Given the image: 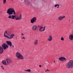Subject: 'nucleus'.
<instances>
[{"label":"nucleus","instance_id":"c756f323","mask_svg":"<svg viewBox=\"0 0 73 73\" xmlns=\"http://www.w3.org/2000/svg\"><path fill=\"white\" fill-rule=\"evenodd\" d=\"M39 67H40V68H41V65H40L39 66Z\"/></svg>","mask_w":73,"mask_h":73},{"label":"nucleus","instance_id":"f257e3e1","mask_svg":"<svg viewBox=\"0 0 73 73\" xmlns=\"http://www.w3.org/2000/svg\"><path fill=\"white\" fill-rule=\"evenodd\" d=\"M15 36L14 34L13 33L11 35H9L7 33V31L5 32L4 33V36L5 37H6L8 39H12L13 38V37Z\"/></svg>","mask_w":73,"mask_h":73},{"label":"nucleus","instance_id":"7c9ffc66","mask_svg":"<svg viewBox=\"0 0 73 73\" xmlns=\"http://www.w3.org/2000/svg\"><path fill=\"white\" fill-rule=\"evenodd\" d=\"M38 28H40V26L39 25H38Z\"/></svg>","mask_w":73,"mask_h":73},{"label":"nucleus","instance_id":"4c0bfd02","mask_svg":"<svg viewBox=\"0 0 73 73\" xmlns=\"http://www.w3.org/2000/svg\"><path fill=\"white\" fill-rule=\"evenodd\" d=\"M13 0H11V1H13Z\"/></svg>","mask_w":73,"mask_h":73},{"label":"nucleus","instance_id":"f03ea898","mask_svg":"<svg viewBox=\"0 0 73 73\" xmlns=\"http://www.w3.org/2000/svg\"><path fill=\"white\" fill-rule=\"evenodd\" d=\"M7 13L9 14V15H13L16 14V12H15V11L13 8H11L8 9L7 10Z\"/></svg>","mask_w":73,"mask_h":73},{"label":"nucleus","instance_id":"a878e982","mask_svg":"<svg viewBox=\"0 0 73 73\" xmlns=\"http://www.w3.org/2000/svg\"><path fill=\"white\" fill-rule=\"evenodd\" d=\"M43 29V31H45V26L44 27Z\"/></svg>","mask_w":73,"mask_h":73},{"label":"nucleus","instance_id":"2f4dec72","mask_svg":"<svg viewBox=\"0 0 73 73\" xmlns=\"http://www.w3.org/2000/svg\"><path fill=\"white\" fill-rule=\"evenodd\" d=\"M12 47H13V48H14V46H13V45Z\"/></svg>","mask_w":73,"mask_h":73},{"label":"nucleus","instance_id":"412c9836","mask_svg":"<svg viewBox=\"0 0 73 73\" xmlns=\"http://www.w3.org/2000/svg\"><path fill=\"white\" fill-rule=\"evenodd\" d=\"M25 71H26V72H30L31 71V69H27L26 70H25Z\"/></svg>","mask_w":73,"mask_h":73},{"label":"nucleus","instance_id":"dca6fc26","mask_svg":"<svg viewBox=\"0 0 73 73\" xmlns=\"http://www.w3.org/2000/svg\"><path fill=\"white\" fill-rule=\"evenodd\" d=\"M37 26L36 25H34L33 27V31H36L37 29Z\"/></svg>","mask_w":73,"mask_h":73},{"label":"nucleus","instance_id":"e433bc0d","mask_svg":"<svg viewBox=\"0 0 73 73\" xmlns=\"http://www.w3.org/2000/svg\"><path fill=\"white\" fill-rule=\"evenodd\" d=\"M23 0H21V1H23Z\"/></svg>","mask_w":73,"mask_h":73},{"label":"nucleus","instance_id":"473e14b6","mask_svg":"<svg viewBox=\"0 0 73 73\" xmlns=\"http://www.w3.org/2000/svg\"><path fill=\"white\" fill-rule=\"evenodd\" d=\"M22 35H24V34H23L22 33Z\"/></svg>","mask_w":73,"mask_h":73},{"label":"nucleus","instance_id":"39448f33","mask_svg":"<svg viewBox=\"0 0 73 73\" xmlns=\"http://www.w3.org/2000/svg\"><path fill=\"white\" fill-rule=\"evenodd\" d=\"M6 61L7 62V65H9V64H12L13 62V61H12V60L9 58H7Z\"/></svg>","mask_w":73,"mask_h":73},{"label":"nucleus","instance_id":"f704fd0d","mask_svg":"<svg viewBox=\"0 0 73 73\" xmlns=\"http://www.w3.org/2000/svg\"><path fill=\"white\" fill-rule=\"evenodd\" d=\"M54 62H55V60L54 61Z\"/></svg>","mask_w":73,"mask_h":73},{"label":"nucleus","instance_id":"a211bd4d","mask_svg":"<svg viewBox=\"0 0 73 73\" xmlns=\"http://www.w3.org/2000/svg\"><path fill=\"white\" fill-rule=\"evenodd\" d=\"M38 39H36L35 41L34 42V44L35 45H38Z\"/></svg>","mask_w":73,"mask_h":73},{"label":"nucleus","instance_id":"423d86ee","mask_svg":"<svg viewBox=\"0 0 73 73\" xmlns=\"http://www.w3.org/2000/svg\"><path fill=\"white\" fill-rule=\"evenodd\" d=\"M9 46L6 43H4L2 45V48L4 50H5L7 48H8Z\"/></svg>","mask_w":73,"mask_h":73},{"label":"nucleus","instance_id":"f3484780","mask_svg":"<svg viewBox=\"0 0 73 73\" xmlns=\"http://www.w3.org/2000/svg\"><path fill=\"white\" fill-rule=\"evenodd\" d=\"M69 39L71 40H73V35L71 34L69 36Z\"/></svg>","mask_w":73,"mask_h":73},{"label":"nucleus","instance_id":"bb28decb","mask_svg":"<svg viewBox=\"0 0 73 73\" xmlns=\"http://www.w3.org/2000/svg\"><path fill=\"white\" fill-rule=\"evenodd\" d=\"M46 71L47 72H50V71L48 69H47L46 70Z\"/></svg>","mask_w":73,"mask_h":73},{"label":"nucleus","instance_id":"5701e85b","mask_svg":"<svg viewBox=\"0 0 73 73\" xmlns=\"http://www.w3.org/2000/svg\"><path fill=\"white\" fill-rule=\"evenodd\" d=\"M59 5V4H57L55 5L54 6L55 7V8H56V7H57Z\"/></svg>","mask_w":73,"mask_h":73},{"label":"nucleus","instance_id":"aec40b11","mask_svg":"<svg viewBox=\"0 0 73 73\" xmlns=\"http://www.w3.org/2000/svg\"><path fill=\"white\" fill-rule=\"evenodd\" d=\"M25 3L26 4H27V5H29L31 4V3H30V2L28 1L26 2Z\"/></svg>","mask_w":73,"mask_h":73},{"label":"nucleus","instance_id":"c85d7f7f","mask_svg":"<svg viewBox=\"0 0 73 73\" xmlns=\"http://www.w3.org/2000/svg\"><path fill=\"white\" fill-rule=\"evenodd\" d=\"M59 6H60V5H58V7H57V8H59Z\"/></svg>","mask_w":73,"mask_h":73},{"label":"nucleus","instance_id":"f8f14e48","mask_svg":"<svg viewBox=\"0 0 73 73\" xmlns=\"http://www.w3.org/2000/svg\"><path fill=\"white\" fill-rule=\"evenodd\" d=\"M64 18H65V16H60L58 18V19L60 21H61L64 19Z\"/></svg>","mask_w":73,"mask_h":73},{"label":"nucleus","instance_id":"393cba45","mask_svg":"<svg viewBox=\"0 0 73 73\" xmlns=\"http://www.w3.org/2000/svg\"><path fill=\"white\" fill-rule=\"evenodd\" d=\"M61 40L63 41V40H64V38H63V37H62L61 38Z\"/></svg>","mask_w":73,"mask_h":73},{"label":"nucleus","instance_id":"ddd939ff","mask_svg":"<svg viewBox=\"0 0 73 73\" xmlns=\"http://www.w3.org/2000/svg\"><path fill=\"white\" fill-rule=\"evenodd\" d=\"M4 52V49H3L2 47L0 46V54H2L3 52Z\"/></svg>","mask_w":73,"mask_h":73},{"label":"nucleus","instance_id":"c9c22d12","mask_svg":"<svg viewBox=\"0 0 73 73\" xmlns=\"http://www.w3.org/2000/svg\"><path fill=\"white\" fill-rule=\"evenodd\" d=\"M69 21H70V20H69Z\"/></svg>","mask_w":73,"mask_h":73},{"label":"nucleus","instance_id":"b1692460","mask_svg":"<svg viewBox=\"0 0 73 73\" xmlns=\"http://www.w3.org/2000/svg\"><path fill=\"white\" fill-rule=\"evenodd\" d=\"M3 2L4 4H5L6 3V0H3Z\"/></svg>","mask_w":73,"mask_h":73},{"label":"nucleus","instance_id":"72a5a7b5","mask_svg":"<svg viewBox=\"0 0 73 73\" xmlns=\"http://www.w3.org/2000/svg\"><path fill=\"white\" fill-rule=\"evenodd\" d=\"M47 71H46V70L45 71V72H46Z\"/></svg>","mask_w":73,"mask_h":73},{"label":"nucleus","instance_id":"6e6552de","mask_svg":"<svg viewBox=\"0 0 73 73\" xmlns=\"http://www.w3.org/2000/svg\"><path fill=\"white\" fill-rule=\"evenodd\" d=\"M36 20H37L36 17H34L31 19V22L32 24H33L36 21Z\"/></svg>","mask_w":73,"mask_h":73},{"label":"nucleus","instance_id":"1a4fd4ad","mask_svg":"<svg viewBox=\"0 0 73 73\" xmlns=\"http://www.w3.org/2000/svg\"><path fill=\"white\" fill-rule=\"evenodd\" d=\"M6 43L8 45H9L10 46H12V43L11 41H6Z\"/></svg>","mask_w":73,"mask_h":73},{"label":"nucleus","instance_id":"58836bf2","mask_svg":"<svg viewBox=\"0 0 73 73\" xmlns=\"http://www.w3.org/2000/svg\"><path fill=\"white\" fill-rule=\"evenodd\" d=\"M9 34H10V33H9Z\"/></svg>","mask_w":73,"mask_h":73},{"label":"nucleus","instance_id":"9d476101","mask_svg":"<svg viewBox=\"0 0 73 73\" xmlns=\"http://www.w3.org/2000/svg\"><path fill=\"white\" fill-rule=\"evenodd\" d=\"M15 15H12L9 16V17H7V18H9V19H15Z\"/></svg>","mask_w":73,"mask_h":73},{"label":"nucleus","instance_id":"4468645a","mask_svg":"<svg viewBox=\"0 0 73 73\" xmlns=\"http://www.w3.org/2000/svg\"><path fill=\"white\" fill-rule=\"evenodd\" d=\"M2 63L3 65H6V66H7V62L5 60H3L2 61Z\"/></svg>","mask_w":73,"mask_h":73},{"label":"nucleus","instance_id":"6ab92c4d","mask_svg":"<svg viewBox=\"0 0 73 73\" xmlns=\"http://www.w3.org/2000/svg\"><path fill=\"white\" fill-rule=\"evenodd\" d=\"M39 30L40 32H43V31H44L43 29V27L42 26H40Z\"/></svg>","mask_w":73,"mask_h":73},{"label":"nucleus","instance_id":"2eb2a0df","mask_svg":"<svg viewBox=\"0 0 73 73\" xmlns=\"http://www.w3.org/2000/svg\"><path fill=\"white\" fill-rule=\"evenodd\" d=\"M53 39V38L52 37V36L51 35L49 36V38L48 39V40L49 41H51V40H52Z\"/></svg>","mask_w":73,"mask_h":73},{"label":"nucleus","instance_id":"0eeeda50","mask_svg":"<svg viewBox=\"0 0 73 73\" xmlns=\"http://www.w3.org/2000/svg\"><path fill=\"white\" fill-rule=\"evenodd\" d=\"M59 60L62 62H65L66 61V59L64 57H61L59 58Z\"/></svg>","mask_w":73,"mask_h":73},{"label":"nucleus","instance_id":"cd10ccee","mask_svg":"<svg viewBox=\"0 0 73 73\" xmlns=\"http://www.w3.org/2000/svg\"><path fill=\"white\" fill-rule=\"evenodd\" d=\"M25 37H22V39H25Z\"/></svg>","mask_w":73,"mask_h":73},{"label":"nucleus","instance_id":"4be33fe9","mask_svg":"<svg viewBox=\"0 0 73 73\" xmlns=\"http://www.w3.org/2000/svg\"><path fill=\"white\" fill-rule=\"evenodd\" d=\"M1 68L3 70H4V66H3V65H2L1 66Z\"/></svg>","mask_w":73,"mask_h":73},{"label":"nucleus","instance_id":"7ed1b4c3","mask_svg":"<svg viewBox=\"0 0 73 73\" xmlns=\"http://www.w3.org/2000/svg\"><path fill=\"white\" fill-rule=\"evenodd\" d=\"M16 56L19 59H20V60H24V56H23L22 55V54L20 53L19 52H17L16 53Z\"/></svg>","mask_w":73,"mask_h":73},{"label":"nucleus","instance_id":"20e7f679","mask_svg":"<svg viewBox=\"0 0 73 73\" xmlns=\"http://www.w3.org/2000/svg\"><path fill=\"white\" fill-rule=\"evenodd\" d=\"M66 66L68 68H73V60H71L69 61L67 64Z\"/></svg>","mask_w":73,"mask_h":73},{"label":"nucleus","instance_id":"9b49d317","mask_svg":"<svg viewBox=\"0 0 73 73\" xmlns=\"http://www.w3.org/2000/svg\"><path fill=\"white\" fill-rule=\"evenodd\" d=\"M22 19V17L21 14L17 18H15L16 20H21Z\"/></svg>","mask_w":73,"mask_h":73}]
</instances>
